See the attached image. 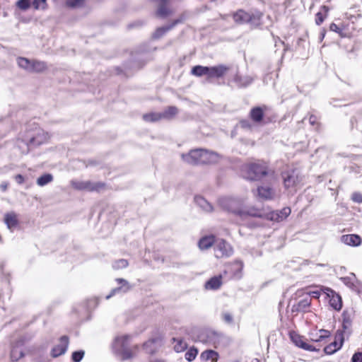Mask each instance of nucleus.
Here are the masks:
<instances>
[{"label": "nucleus", "mask_w": 362, "mask_h": 362, "mask_svg": "<svg viewBox=\"0 0 362 362\" xmlns=\"http://www.w3.org/2000/svg\"><path fill=\"white\" fill-rule=\"evenodd\" d=\"M242 173L245 179L259 180L264 177L274 178V170L270 169L267 163L258 161L245 164L242 167Z\"/></svg>", "instance_id": "1"}, {"label": "nucleus", "mask_w": 362, "mask_h": 362, "mask_svg": "<svg viewBox=\"0 0 362 362\" xmlns=\"http://www.w3.org/2000/svg\"><path fill=\"white\" fill-rule=\"evenodd\" d=\"M130 341V335H123L116 337L112 343L113 352L122 361L132 358L138 351V346H132Z\"/></svg>", "instance_id": "2"}, {"label": "nucleus", "mask_w": 362, "mask_h": 362, "mask_svg": "<svg viewBox=\"0 0 362 362\" xmlns=\"http://www.w3.org/2000/svg\"><path fill=\"white\" fill-rule=\"evenodd\" d=\"M49 138V136L47 132H45L37 124H33L27 129L24 137L22 139V141L30 148L44 144Z\"/></svg>", "instance_id": "3"}, {"label": "nucleus", "mask_w": 362, "mask_h": 362, "mask_svg": "<svg viewBox=\"0 0 362 362\" xmlns=\"http://www.w3.org/2000/svg\"><path fill=\"white\" fill-rule=\"evenodd\" d=\"M320 297H322L325 302L328 303L335 310H340L341 309V297L333 289L325 286L318 285V299Z\"/></svg>", "instance_id": "4"}, {"label": "nucleus", "mask_w": 362, "mask_h": 362, "mask_svg": "<svg viewBox=\"0 0 362 362\" xmlns=\"http://www.w3.org/2000/svg\"><path fill=\"white\" fill-rule=\"evenodd\" d=\"M199 337L202 342L217 348L222 340L223 336L221 333L214 330H205L200 334Z\"/></svg>", "instance_id": "5"}, {"label": "nucleus", "mask_w": 362, "mask_h": 362, "mask_svg": "<svg viewBox=\"0 0 362 362\" xmlns=\"http://www.w3.org/2000/svg\"><path fill=\"white\" fill-rule=\"evenodd\" d=\"M284 184L286 188H293L300 182L299 173L296 169H291L282 173Z\"/></svg>", "instance_id": "6"}, {"label": "nucleus", "mask_w": 362, "mask_h": 362, "mask_svg": "<svg viewBox=\"0 0 362 362\" xmlns=\"http://www.w3.org/2000/svg\"><path fill=\"white\" fill-rule=\"evenodd\" d=\"M71 185L76 189L87 191H100L104 187V184L103 182L77 180H72Z\"/></svg>", "instance_id": "7"}, {"label": "nucleus", "mask_w": 362, "mask_h": 362, "mask_svg": "<svg viewBox=\"0 0 362 362\" xmlns=\"http://www.w3.org/2000/svg\"><path fill=\"white\" fill-rule=\"evenodd\" d=\"M215 256L217 258L228 257L233 255V250L230 245L224 240H219L214 247Z\"/></svg>", "instance_id": "8"}, {"label": "nucleus", "mask_w": 362, "mask_h": 362, "mask_svg": "<svg viewBox=\"0 0 362 362\" xmlns=\"http://www.w3.org/2000/svg\"><path fill=\"white\" fill-rule=\"evenodd\" d=\"M203 148L191 150L187 154H182L184 161L191 165L204 164L202 163Z\"/></svg>", "instance_id": "9"}, {"label": "nucleus", "mask_w": 362, "mask_h": 362, "mask_svg": "<svg viewBox=\"0 0 362 362\" xmlns=\"http://www.w3.org/2000/svg\"><path fill=\"white\" fill-rule=\"evenodd\" d=\"M118 284V286L113 288L110 293L106 296V299H109L112 296L116 294H124L131 291L133 286L131 285L126 279L122 278H117L115 279Z\"/></svg>", "instance_id": "10"}, {"label": "nucleus", "mask_w": 362, "mask_h": 362, "mask_svg": "<svg viewBox=\"0 0 362 362\" xmlns=\"http://www.w3.org/2000/svg\"><path fill=\"white\" fill-rule=\"evenodd\" d=\"M291 210L289 207H284L281 210L272 211L265 214V218L267 220L281 222L285 220L290 214Z\"/></svg>", "instance_id": "11"}, {"label": "nucleus", "mask_w": 362, "mask_h": 362, "mask_svg": "<svg viewBox=\"0 0 362 362\" xmlns=\"http://www.w3.org/2000/svg\"><path fill=\"white\" fill-rule=\"evenodd\" d=\"M254 194L262 200H272L276 196L275 190L269 186H259L254 192Z\"/></svg>", "instance_id": "12"}, {"label": "nucleus", "mask_w": 362, "mask_h": 362, "mask_svg": "<svg viewBox=\"0 0 362 362\" xmlns=\"http://www.w3.org/2000/svg\"><path fill=\"white\" fill-rule=\"evenodd\" d=\"M24 339L23 338H20L12 345L11 351V359L12 361H18L24 356Z\"/></svg>", "instance_id": "13"}, {"label": "nucleus", "mask_w": 362, "mask_h": 362, "mask_svg": "<svg viewBox=\"0 0 362 362\" xmlns=\"http://www.w3.org/2000/svg\"><path fill=\"white\" fill-rule=\"evenodd\" d=\"M235 214L243 220H247L248 217L261 218L265 216L262 210L255 207L240 209L235 211Z\"/></svg>", "instance_id": "14"}, {"label": "nucleus", "mask_w": 362, "mask_h": 362, "mask_svg": "<svg viewBox=\"0 0 362 362\" xmlns=\"http://www.w3.org/2000/svg\"><path fill=\"white\" fill-rule=\"evenodd\" d=\"M185 20V18L183 16H180L179 18L174 20L170 24L159 27L158 28L156 31L152 35L153 39H159L162 36H163L168 31L173 29L176 25L182 23Z\"/></svg>", "instance_id": "15"}, {"label": "nucleus", "mask_w": 362, "mask_h": 362, "mask_svg": "<svg viewBox=\"0 0 362 362\" xmlns=\"http://www.w3.org/2000/svg\"><path fill=\"white\" fill-rule=\"evenodd\" d=\"M69 345V338L66 336H62L59 339V344L54 346L52 351L51 355L56 358L65 354Z\"/></svg>", "instance_id": "16"}, {"label": "nucleus", "mask_w": 362, "mask_h": 362, "mask_svg": "<svg viewBox=\"0 0 362 362\" xmlns=\"http://www.w3.org/2000/svg\"><path fill=\"white\" fill-rule=\"evenodd\" d=\"M229 70V67L221 64L215 66H209L207 73V79L209 81L211 78H219L223 77L226 72Z\"/></svg>", "instance_id": "17"}, {"label": "nucleus", "mask_w": 362, "mask_h": 362, "mask_svg": "<svg viewBox=\"0 0 362 362\" xmlns=\"http://www.w3.org/2000/svg\"><path fill=\"white\" fill-rule=\"evenodd\" d=\"M254 79L252 76H240L235 74L233 79L228 81V84L233 82L238 88H245L250 85Z\"/></svg>", "instance_id": "18"}, {"label": "nucleus", "mask_w": 362, "mask_h": 362, "mask_svg": "<svg viewBox=\"0 0 362 362\" xmlns=\"http://www.w3.org/2000/svg\"><path fill=\"white\" fill-rule=\"evenodd\" d=\"M289 335L291 340L293 342V344L296 346L302 348L305 350L315 351V349L313 345L309 344L308 343L305 341L303 337L296 334L295 332H291Z\"/></svg>", "instance_id": "19"}, {"label": "nucleus", "mask_w": 362, "mask_h": 362, "mask_svg": "<svg viewBox=\"0 0 362 362\" xmlns=\"http://www.w3.org/2000/svg\"><path fill=\"white\" fill-rule=\"evenodd\" d=\"M4 222L7 228L13 232L19 223L18 215L15 212L6 214L4 216Z\"/></svg>", "instance_id": "20"}, {"label": "nucleus", "mask_w": 362, "mask_h": 362, "mask_svg": "<svg viewBox=\"0 0 362 362\" xmlns=\"http://www.w3.org/2000/svg\"><path fill=\"white\" fill-rule=\"evenodd\" d=\"M341 241L346 245L357 247L361 244V238L357 234H348L341 236Z\"/></svg>", "instance_id": "21"}, {"label": "nucleus", "mask_w": 362, "mask_h": 362, "mask_svg": "<svg viewBox=\"0 0 362 362\" xmlns=\"http://www.w3.org/2000/svg\"><path fill=\"white\" fill-rule=\"evenodd\" d=\"M340 344H339L336 340L331 342L329 345L326 346L324 348V352L326 354L331 355L337 352L339 349H341L344 342V336L343 333L341 332L339 334Z\"/></svg>", "instance_id": "22"}, {"label": "nucleus", "mask_w": 362, "mask_h": 362, "mask_svg": "<svg viewBox=\"0 0 362 362\" xmlns=\"http://www.w3.org/2000/svg\"><path fill=\"white\" fill-rule=\"evenodd\" d=\"M222 284V276L211 277L205 283V288L208 290H217Z\"/></svg>", "instance_id": "23"}, {"label": "nucleus", "mask_w": 362, "mask_h": 362, "mask_svg": "<svg viewBox=\"0 0 362 362\" xmlns=\"http://www.w3.org/2000/svg\"><path fill=\"white\" fill-rule=\"evenodd\" d=\"M218 155L216 153L204 149L202 156V163L204 164L216 163L218 160Z\"/></svg>", "instance_id": "24"}, {"label": "nucleus", "mask_w": 362, "mask_h": 362, "mask_svg": "<svg viewBox=\"0 0 362 362\" xmlns=\"http://www.w3.org/2000/svg\"><path fill=\"white\" fill-rule=\"evenodd\" d=\"M264 112L262 107H253L250 112V119L256 123L262 122L264 117Z\"/></svg>", "instance_id": "25"}, {"label": "nucleus", "mask_w": 362, "mask_h": 362, "mask_svg": "<svg viewBox=\"0 0 362 362\" xmlns=\"http://www.w3.org/2000/svg\"><path fill=\"white\" fill-rule=\"evenodd\" d=\"M215 243V237L214 235H207L202 238L199 243L198 246L200 250H207L211 247Z\"/></svg>", "instance_id": "26"}, {"label": "nucleus", "mask_w": 362, "mask_h": 362, "mask_svg": "<svg viewBox=\"0 0 362 362\" xmlns=\"http://www.w3.org/2000/svg\"><path fill=\"white\" fill-rule=\"evenodd\" d=\"M194 202L203 211L210 212L213 210L211 204L202 196H196Z\"/></svg>", "instance_id": "27"}, {"label": "nucleus", "mask_w": 362, "mask_h": 362, "mask_svg": "<svg viewBox=\"0 0 362 362\" xmlns=\"http://www.w3.org/2000/svg\"><path fill=\"white\" fill-rule=\"evenodd\" d=\"M218 358V353L211 349L206 350L200 355L201 360L204 361L211 360L212 362H217Z\"/></svg>", "instance_id": "28"}, {"label": "nucleus", "mask_w": 362, "mask_h": 362, "mask_svg": "<svg viewBox=\"0 0 362 362\" xmlns=\"http://www.w3.org/2000/svg\"><path fill=\"white\" fill-rule=\"evenodd\" d=\"M310 305V297H306L300 300L296 305H293L292 307V312L305 311Z\"/></svg>", "instance_id": "29"}, {"label": "nucleus", "mask_w": 362, "mask_h": 362, "mask_svg": "<svg viewBox=\"0 0 362 362\" xmlns=\"http://www.w3.org/2000/svg\"><path fill=\"white\" fill-rule=\"evenodd\" d=\"M250 18V13H247L243 10L237 11L233 15L234 21L238 23H247Z\"/></svg>", "instance_id": "30"}, {"label": "nucleus", "mask_w": 362, "mask_h": 362, "mask_svg": "<svg viewBox=\"0 0 362 362\" xmlns=\"http://www.w3.org/2000/svg\"><path fill=\"white\" fill-rule=\"evenodd\" d=\"M159 341L158 339H151L144 344V349L146 353L153 354L157 350V343Z\"/></svg>", "instance_id": "31"}, {"label": "nucleus", "mask_w": 362, "mask_h": 362, "mask_svg": "<svg viewBox=\"0 0 362 362\" xmlns=\"http://www.w3.org/2000/svg\"><path fill=\"white\" fill-rule=\"evenodd\" d=\"M161 113L162 119H172L177 113L178 110L175 106L168 107Z\"/></svg>", "instance_id": "32"}, {"label": "nucleus", "mask_w": 362, "mask_h": 362, "mask_svg": "<svg viewBox=\"0 0 362 362\" xmlns=\"http://www.w3.org/2000/svg\"><path fill=\"white\" fill-rule=\"evenodd\" d=\"M351 319L350 317L349 314L344 311L342 313V329L343 332L350 334L351 331Z\"/></svg>", "instance_id": "33"}, {"label": "nucleus", "mask_w": 362, "mask_h": 362, "mask_svg": "<svg viewBox=\"0 0 362 362\" xmlns=\"http://www.w3.org/2000/svg\"><path fill=\"white\" fill-rule=\"evenodd\" d=\"M209 71V66H204L201 65H197L192 67L191 74L195 76L201 77L203 76H207Z\"/></svg>", "instance_id": "34"}, {"label": "nucleus", "mask_w": 362, "mask_h": 362, "mask_svg": "<svg viewBox=\"0 0 362 362\" xmlns=\"http://www.w3.org/2000/svg\"><path fill=\"white\" fill-rule=\"evenodd\" d=\"M47 69L46 63L42 61L32 60L30 72H42Z\"/></svg>", "instance_id": "35"}, {"label": "nucleus", "mask_w": 362, "mask_h": 362, "mask_svg": "<svg viewBox=\"0 0 362 362\" xmlns=\"http://www.w3.org/2000/svg\"><path fill=\"white\" fill-rule=\"evenodd\" d=\"M17 64L21 68L25 69L28 72H30L32 60H30L25 57H18Z\"/></svg>", "instance_id": "36"}, {"label": "nucleus", "mask_w": 362, "mask_h": 362, "mask_svg": "<svg viewBox=\"0 0 362 362\" xmlns=\"http://www.w3.org/2000/svg\"><path fill=\"white\" fill-rule=\"evenodd\" d=\"M53 180V176L49 173H46L39 177L37 180V185L43 187Z\"/></svg>", "instance_id": "37"}, {"label": "nucleus", "mask_w": 362, "mask_h": 362, "mask_svg": "<svg viewBox=\"0 0 362 362\" xmlns=\"http://www.w3.org/2000/svg\"><path fill=\"white\" fill-rule=\"evenodd\" d=\"M143 119L146 122H157L162 119L160 112H151L143 115Z\"/></svg>", "instance_id": "38"}, {"label": "nucleus", "mask_w": 362, "mask_h": 362, "mask_svg": "<svg viewBox=\"0 0 362 362\" xmlns=\"http://www.w3.org/2000/svg\"><path fill=\"white\" fill-rule=\"evenodd\" d=\"M174 341L176 342V344L174 345V349L176 352H182L185 351L187 347V343L182 339H173Z\"/></svg>", "instance_id": "39"}, {"label": "nucleus", "mask_w": 362, "mask_h": 362, "mask_svg": "<svg viewBox=\"0 0 362 362\" xmlns=\"http://www.w3.org/2000/svg\"><path fill=\"white\" fill-rule=\"evenodd\" d=\"M329 11V7L323 5L320 8V11H318V25H320L326 18L327 13Z\"/></svg>", "instance_id": "40"}, {"label": "nucleus", "mask_w": 362, "mask_h": 362, "mask_svg": "<svg viewBox=\"0 0 362 362\" xmlns=\"http://www.w3.org/2000/svg\"><path fill=\"white\" fill-rule=\"evenodd\" d=\"M128 265V261L125 259H119L115 260L112 264V267L114 269H124L126 268Z\"/></svg>", "instance_id": "41"}, {"label": "nucleus", "mask_w": 362, "mask_h": 362, "mask_svg": "<svg viewBox=\"0 0 362 362\" xmlns=\"http://www.w3.org/2000/svg\"><path fill=\"white\" fill-rule=\"evenodd\" d=\"M351 274L352 276L341 277L340 280L348 287L353 288L354 286L356 276L354 273H351Z\"/></svg>", "instance_id": "42"}, {"label": "nucleus", "mask_w": 362, "mask_h": 362, "mask_svg": "<svg viewBox=\"0 0 362 362\" xmlns=\"http://www.w3.org/2000/svg\"><path fill=\"white\" fill-rule=\"evenodd\" d=\"M198 354V350L194 347L190 348L185 353V359L188 361H192L195 359Z\"/></svg>", "instance_id": "43"}, {"label": "nucleus", "mask_w": 362, "mask_h": 362, "mask_svg": "<svg viewBox=\"0 0 362 362\" xmlns=\"http://www.w3.org/2000/svg\"><path fill=\"white\" fill-rule=\"evenodd\" d=\"M261 15L260 14H250V18L247 23L250 24L252 26L256 27L260 24Z\"/></svg>", "instance_id": "44"}, {"label": "nucleus", "mask_w": 362, "mask_h": 362, "mask_svg": "<svg viewBox=\"0 0 362 362\" xmlns=\"http://www.w3.org/2000/svg\"><path fill=\"white\" fill-rule=\"evenodd\" d=\"M84 354L85 352L83 350L74 351L71 354V359L74 362H80L83 359Z\"/></svg>", "instance_id": "45"}, {"label": "nucleus", "mask_w": 362, "mask_h": 362, "mask_svg": "<svg viewBox=\"0 0 362 362\" xmlns=\"http://www.w3.org/2000/svg\"><path fill=\"white\" fill-rule=\"evenodd\" d=\"M33 6L35 9H45L47 7V0H33Z\"/></svg>", "instance_id": "46"}, {"label": "nucleus", "mask_w": 362, "mask_h": 362, "mask_svg": "<svg viewBox=\"0 0 362 362\" xmlns=\"http://www.w3.org/2000/svg\"><path fill=\"white\" fill-rule=\"evenodd\" d=\"M329 29L331 31L335 32L336 33L339 34V36L341 37H345V35L343 32V29L338 27L337 24L334 23H332L329 25Z\"/></svg>", "instance_id": "47"}, {"label": "nucleus", "mask_w": 362, "mask_h": 362, "mask_svg": "<svg viewBox=\"0 0 362 362\" xmlns=\"http://www.w3.org/2000/svg\"><path fill=\"white\" fill-rule=\"evenodd\" d=\"M222 320L227 324H233V317L231 313L228 312H223L221 314Z\"/></svg>", "instance_id": "48"}, {"label": "nucleus", "mask_w": 362, "mask_h": 362, "mask_svg": "<svg viewBox=\"0 0 362 362\" xmlns=\"http://www.w3.org/2000/svg\"><path fill=\"white\" fill-rule=\"evenodd\" d=\"M84 0H67L66 5L71 8L78 7L83 5Z\"/></svg>", "instance_id": "49"}, {"label": "nucleus", "mask_w": 362, "mask_h": 362, "mask_svg": "<svg viewBox=\"0 0 362 362\" xmlns=\"http://www.w3.org/2000/svg\"><path fill=\"white\" fill-rule=\"evenodd\" d=\"M16 5L22 10H26L30 7V0H18Z\"/></svg>", "instance_id": "50"}, {"label": "nucleus", "mask_w": 362, "mask_h": 362, "mask_svg": "<svg viewBox=\"0 0 362 362\" xmlns=\"http://www.w3.org/2000/svg\"><path fill=\"white\" fill-rule=\"evenodd\" d=\"M351 199L357 204H361L362 203V194L358 192H354L352 193Z\"/></svg>", "instance_id": "51"}, {"label": "nucleus", "mask_w": 362, "mask_h": 362, "mask_svg": "<svg viewBox=\"0 0 362 362\" xmlns=\"http://www.w3.org/2000/svg\"><path fill=\"white\" fill-rule=\"evenodd\" d=\"M320 335L318 336V342L322 341L323 339L327 338L330 335V332L328 330L321 329H319Z\"/></svg>", "instance_id": "52"}, {"label": "nucleus", "mask_w": 362, "mask_h": 362, "mask_svg": "<svg viewBox=\"0 0 362 362\" xmlns=\"http://www.w3.org/2000/svg\"><path fill=\"white\" fill-rule=\"evenodd\" d=\"M351 362H362V352H356L351 357Z\"/></svg>", "instance_id": "53"}, {"label": "nucleus", "mask_w": 362, "mask_h": 362, "mask_svg": "<svg viewBox=\"0 0 362 362\" xmlns=\"http://www.w3.org/2000/svg\"><path fill=\"white\" fill-rule=\"evenodd\" d=\"M350 172L354 173L355 175L361 173V168L357 165H351L349 167Z\"/></svg>", "instance_id": "54"}, {"label": "nucleus", "mask_w": 362, "mask_h": 362, "mask_svg": "<svg viewBox=\"0 0 362 362\" xmlns=\"http://www.w3.org/2000/svg\"><path fill=\"white\" fill-rule=\"evenodd\" d=\"M240 126L243 128L247 129V128H250L252 125H251L250 121H248V120H242L240 122Z\"/></svg>", "instance_id": "55"}, {"label": "nucleus", "mask_w": 362, "mask_h": 362, "mask_svg": "<svg viewBox=\"0 0 362 362\" xmlns=\"http://www.w3.org/2000/svg\"><path fill=\"white\" fill-rule=\"evenodd\" d=\"M15 180H16V182L18 184H22L24 182L23 176L20 174L16 175Z\"/></svg>", "instance_id": "56"}, {"label": "nucleus", "mask_w": 362, "mask_h": 362, "mask_svg": "<svg viewBox=\"0 0 362 362\" xmlns=\"http://www.w3.org/2000/svg\"><path fill=\"white\" fill-rule=\"evenodd\" d=\"M8 188V183L7 182H2L1 185H0V189L3 191V192H5Z\"/></svg>", "instance_id": "57"}, {"label": "nucleus", "mask_w": 362, "mask_h": 362, "mask_svg": "<svg viewBox=\"0 0 362 362\" xmlns=\"http://www.w3.org/2000/svg\"><path fill=\"white\" fill-rule=\"evenodd\" d=\"M310 124H315V123H316V117H315V116H313V115H312V116L310 117Z\"/></svg>", "instance_id": "58"}, {"label": "nucleus", "mask_w": 362, "mask_h": 362, "mask_svg": "<svg viewBox=\"0 0 362 362\" xmlns=\"http://www.w3.org/2000/svg\"><path fill=\"white\" fill-rule=\"evenodd\" d=\"M320 35H321V40H322L325 37V30H323L321 32Z\"/></svg>", "instance_id": "59"}, {"label": "nucleus", "mask_w": 362, "mask_h": 362, "mask_svg": "<svg viewBox=\"0 0 362 362\" xmlns=\"http://www.w3.org/2000/svg\"><path fill=\"white\" fill-rule=\"evenodd\" d=\"M312 294H313V298H317V296H315V295H317V291H313Z\"/></svg>", "instance_id": "60"}, {"label": "nucleus", "mask_w": 362, "mask_h": 362, "mask_svg": "<svg viewBox=\"0 0 362 362\" xmlns=\"http://www.w3.org/2000/svg\"><path fill=\"white\" fill-rule=\"evenodd\" d=\"M252 362H260V361L257 358H255V359L252 360Z\"/></svg>", "instance_id": "61"}, {"label": "nucleus", "mask_w": 362, "mask_h": 362, "mask_svg": "<svg viewBox=\"0 0 362 362\" xmlns=\"http://www.w3.org/2000/svg\"><path fill=\"white\" fill-rule=\"evenodd\" d=\"M318 266L324 267V266H325V264H318Z\"/></svg>", "instance_id": "62"}, {"label": "nucleus", "mask_w": 362, "mask_h": 362, "mask_svg": "<svg viewBox=\"0 0 362 362\" xmlns=\"http://www.w3.org/2000/svg\"><path fill=\"white\" fill-rule=\"evenodd\" d=\"M315 22L317 23V14L315 15Z\"/></svg>", "instance_id": "63"}]
</instances>
